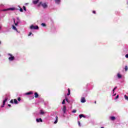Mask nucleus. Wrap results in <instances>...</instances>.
Here are the masks:
<instances>
[{"label":"nucleus","instance_id":"1","mask_svg":"<svg viewBox=\"0 0 128 128\" xmlns=\"http://www.w3.org/2000/svg\"><path fill=\"white\" fill-rule=\"evenodd\" d=\"M16 19L14 18H13L14 22L15 24V26H18V24H20V18L18 17L16 18Z\"/></svg>","mask_w":128,"mask_h":128},{"label":"nucleus","instance_id":"2","mask_svg":"<svg viewBox=\"0 0 128 128\" xmlns=\"http://www.w3.org/2000/svg\"><path fill=\"white\" fill-rule=\"evenodd\" d=\"M8 56H10V57L8 58L9 60H10V61L14 60V56H12V54H8Z\"/></svg>","mask_w":128,"mask_h":128},{"label":"nucleus","instance_id":"3","mask_svg":"<svg viewBox=\"0 0 128 128\" xmlns=\"http://www.w3.org/2000/svg\"><path fill=\"white\" fill-rule=\"evenodd\" d=\"M40 4H42V6L44 8H48V4H46V3L42 4V2H40L38 6H40Z\"/></svg>","mask_w":128,"mask_h":128},{"label":"nucleus","instance_id":"4","mask_svg":"<svg viewBox=\"0 0 128 128\" xmlns=\"http://www.w3.org/2000/svg\"><path fill=\"white\" fill-rule=\"evenodd\" d=\"M30 30H38V26H34V25H32L30 26Z\"/></svg>","mask_w":128,"mask_h":128},{"label":"nucleus","instance_id":"5","mask_svg":"<svg viewBox=\"0 0 128 128\" xmlns=\"http://www.w3.org/2000/svg\"><path fill=\"white\" fill-rule=\"evenodd\" d=\"M8 98L6 97L3 101V105L1 106V108H4V104H6V102H8Z\"/></svg>","mask_w":128,"mask_h":128},{"label":"nucleus","instance_id":"6","mask_svg":"<svg viewBox=\"0 0 128 128\" xmlns=\"http://www.w3.org/2000/svg\"><path fill=\"white\" fill-rule=\"evenodd\" d=\"M16 10L15 8H8V9H5V10H4V12H6V10Z\"/></svg>","mask_w":128,"mask_h":128},{"label":"nucleus","instance_id":"7","mask_svg":"<svg viewBox=\"0 0 128 128\" xmlns=\"http://www.w3.org/2000/svg\"><path fill=\"white\" fill-rule=\"evenodd\" d=\"M80 102L82 103L86 102V98L84 97H82Z\"/></svg>","mask_w":128,"mask_h":128},{"label":"nucleus","instance_id":"8","mask_svg":"<svg viewBox=\"0 0 128 128\" xmlns=\"http://www.w3.org/2000/svg\"><path fill=\"white\" fill-rule=\"evenodd\" d=\"M66 106H64L62 108V112L64 114H66Z\"/></svg>","mask_w":128,"mask_h":128},{"label":"nucleus","instance_id":"9","mask_svg":"<svg viewBox=\"0 0 128 128\" xmlns=\"http://www.w3.org/2000/svg\"><path fill=\"white\" fill-rule=\"evenodd\" d=\"M36 120L37 122H42V118H37L36 119Z\"/></svg>","mask_w":128,"mask_h":128},{"label":"nucleus","instance_id":"10","mask_svg":"<svg viewBox=\"0 0 128 128\" xmlns=\"http://www.w3.org/2000/svg\"><path fill=\"white\" fill-rule=\"evenodd\" d=\"M56 4H60V0H55Z\"/></svg>","mask_w":128,"mask_h":128},{"label":"nucleus","instance_id":"11","mask_svg":"<svg viewBox=\"0 0 128 128\" xmlns=\"http://www.w3.org/2000/svg\"><path fill=\"white\" fill-rule=\"evenodd\" d=\"M34 94V98H38V92H35Z\"/></svg>","mask_w":128,"mask_h":128},{"label":"nucleus","instance_id":"12","mask_svg":"<svg viewBox=\"0 0 128 128\" xmlns=\"http://www.w3.org/2000/svg\"><path fill=\"white\" fill-rule=\"evenodd\" d=\"M40 0H34L33 1V4H38V1H39Z\"/></svg>","mask_w":128,"mask_h":128},{"label":"nucleus","instance_id":"13","mask_svg":"<svg viewBox=\"0 0 128 128\" xmlns=\"http://www.w3.org/2000/svg\"><path fill=\"white\" fill-rule=\"evenodd\" d=\"M30 94H32V92H28L26 93V96H30Z\"/></svg>","mask_w":128,"mask_h":128},{"label":"nucleus","instance_id":"14","mask_svg":"<svg viewBox=\"0 0 128 128\" xmlns=\"http://www.w3.org/2000/svg\"><path fill=\"white\" fill-rule=\"evenodd\" d=\"M58 116H56V120L54 122V124H57L58 123Z\"/></svg>","mask_w":128,"mask_h":128},{"label":"nucleus","instance_id":"15","mask_svg":"<svg viewBox=\"0 0 128 128\" xmlns=\"http://www.w3.org/2000/svg\"><path fill=\"white\" fill-rule=\"evenodd\" d=\"M79 117L80 118H86V116L82 114H80Z\"/></svg>","mask_w":128,"mask_h":128},{"label":"nucleus","instance_id":"16","mask_svg":"<svg viewBox=\"0 0 128 128\" xmlns=\"http://www.w3.org/2000/svg\"><path fill=\"white\" fill-rule=\"evenodd\" d=\"M110 120H116V117H114V116H111L110 118Z\"/></svg>","mask_w":128,"mask_h":128},{"label":"nucleus","instance_id":"17","mask_svg":"<svg viewBox=\"0 0 128 128\" xmlns=\"http://www.w3.org/2000/svg\"><path fill=\"white\" fill-rule=\"evenodd\" d=\"M12 28H13V30H16V32H18V29H16V26L12 25Z\"/></svg>","mask_w":128,"mask_h":128},{"label":"nucleus","instance_id":"18","mask_svg":"<svg viewBox=\"0 0 128 128\" xmlns=\"http://www.w3.org/2000/svg\"><path fill=\"white\" fill-rule=\"evenodd\" d=\"M70 88H68V93L67 94V96H70Z\"/></svg>","mask_w":128,"mask_h":128},{"label":"nucleus","instance_id":"19","mask_svg":"<svg viewBox=\"0 0 128 128\" xmlns=\"http://www.w3.org/2000/svg\"><path fill=\"white\" fill-rule=\"evenodd\" d=\"M14 104H18V100H16V99H14Z\"/></svg>","mask_w":128,"mask_h":128},{"label":"nucleus","instance_id":"20","mask_svg":"<svg viewBox=\"0 0 128 128\" xmlns=\"http://www.w3.org/2000/svg\"><path fill=\"white\" fill-rule=\"evenodd\" d=\"M118 78H122V76L120 75V74H118Z\"/></svg>","mask_w":128,"mask_h":128},{"label":"nucleus","instance_id":"21","mask_svg":"<svg viewBox=\"0 0 128 128\" xmlns=\"http://www.w3.org/2000/svg\"><path fill=\"white\" fill-rule=\"evenodd\" d=\"M124 70H125V72H126L128 70V67L126 66H125Z\"/></svg>","mask_w":128,"mask_h":128},{"label":"nucleus","instance_id":"22","mask_svg":"<svg viewBox=\"0 0 128 128\" xmlns=\"http://www.w3.org/2000/svg\"><path fill=\"white\" fill-rule=\"evenodd\" d=\"M124 98L125 100H128V96H126V95L124 96Z\"/></svg>","mask_w":128,"mask_h":128},{"label":"nucleus","instance_id":"23","mask_svg":"<svg viewBox=\"0 0 128 128\" xmlns=\"http://www.w3.org/2000/svg\"><path fill=\"white\" fill-rule=\"evenodd\" d=\"M66 104V100L64 99L62 102V104Z\"/></svg>","mask_w":128,"mask_h":128},{"label":"nucleus","instance_id":"24","mask_svg":"<svg viewBox=\"0 0 128 128\" xmlns=\"http://www.w3.org/2000/svg\"><path fill=\"white\" fill-rule=\"evenodd\" d=\"M41 25H42V26H46V24H44V23H42V24H41Z\"/></svg>","mask_w":128,"mask_h":128},{"label":"nucleus","instance_id":"25","mask_svg":"<svg viewBox=\"0 0 128 128\" xmlns=\"http://www.w3.org/2000/svg\"><path fill=\"white\" fill-rule=\"evenodd\" d=\"M72 112H73V114H76V110H73L72 111Z\"/></svg>","mask_w":128,"mask_h":128},{"label":"nucleus","instance_id":"26","mask_svg":"<svg viewBox=\"0 0 128 128\" xmlns=\"http://www.w3.org/2000/svg\"><path fill=\"white\" fill-rule=\"evenodd\" d=\"M23 10H25V12L26 11V6H23Z\"/></svg>","mask_w":128,"mask_h":128},{"label":"nucleus","instance_id":"27","mask_svg":"<svg viewBox=\"0 0 128 128\" xmlns=\"http://www.w3.org/2000/svg\"><path fill=\"white\" fill-rule=\"evenodd\" d=\"M20 11L21 12H24V10H22V8H20Z\"/></svg>","mask_w":128,"mask_h":128},{"label":"nucleus","instance_id":"28","mask_svg":"<svg viewBox=\"0 0 128 128\" xmlns=\"http://www.w3.org/2000/svg\"><path fill=\"white\" fill-rule=\"evenodd\" d=\"M10 102L11 104H14V100H11L10 101Z\"/></svg>","mask_w":128,"mask_h":128},{"label":"nucleus","instance_id":"29","mask_svg":"<svg viewBox=\"0 0 128 128\" xmlns=\"http://www.w3.org/2000/svg\"><path fill=\"white\" fill-rule=\"evenodd\" d=\"M40 114H44V112L42 110H41Z\"/></svg>","mask_w":128,"mask_h":128},{"label":"nucleus","instance_id":"30","mask_svg":"<svg viewBox=\"0 0 128 128\" xmlns=\"http://www.w3.org/2000/svg\"><path fill=\"white\" fill-rule=\"evenodd\" d=\"M119 96L117 95V96L116 97L115 100H118V98H119Z\"/></svg>","mask_w":128,"mask_h":128},{"label":"nucleus","instance_id":"31","mask_svg":"<svg viewBox=\"0 0 128 128\" xmlns=\"http://www.w3.org/2000/svg\"><path fill=\"white\" fill-rule=\"evenodd\" d=\"M32 32H29V34H28V36H32Z\"/></svg>","mask_w":128,"mask_h":128},{"label":"nucleus","instance_id":"32","mask_svg":"<svg viewBox=\"0 0 128 128\" xmlns=\"http://www.w3.org/2000/svg\"><path fill=\"white\" fill-rule=\"evenodd\" d=\"M20 100H22L20 98H18V102H20Z\"/></svg>","mask_w":128,"mask_h":128},{"label":"nucleus","instance_id":"33","mask_svg":"<svg viewBox=\"0 0 128 128\" xmlns=\"http://www.w3.org/2000/svg\"><path fill=\"white\" fill-rule=\"evenodd\" d=\"M66 101L67 102L70 104V101L68 100V98H66Z\"/></svg>","mask_w":128,"mask_h":128},{"label":"nucleus","instance_id":"34","mask_svg":"<svg viewBox=\"0 0 128 128\" xmlns=\"http://www.w3.org/2000/svg\"><path fill=\"white\" fill-rule=\"evenodd\" d=\"M126 58H128V54H126V56H125Z\"/></svg>","mask_w":128,"mask_h":128},{"label":"nucleus","instance_id":"35","mask_svg":"<svg viewBox=\"0 0 128 128\" xmlns=\"http://www.w3.org/2000/svg\"><path fill=\"white\" fill-rule=\"evenodd\" d=\"M116 88H118V86H115L114 88V90H116Z\"/></svg>","mask_w":128,"mask_h":128},{"label":"nucleus","instance_id":"36","mask_svg":"<svg viewBox=\"0 0 128 128\" xmlns=\"http://www.w3.org/2000/svg\"><path fill=\"white\" fill-rule=\"evenodd\" d=\"M92 12H93V14H96V11H95V10H93V11H92Z\"/></svg>","mask_w":128,"mask_h":128},{"label":"nucleus","instance_id":"37","mask_svg":"<svg viewBox=\"0 0 128 128\" xmlns=\"http://www.w3.org/2000/svg\"><path fill=\"white\" fill-rule=\"evenodd\" d=\"M8 106L10 107V106H12V105H10V104H8Z\"/></svg>","mask_w":128,"mask_h":128},{"label":"nucleus","instance_id":"38","mask_svg":"<svg viewBox=\"0 0 128 128\" xmlns=\"http://www.w3.org/2000/svg\"><path fill=\"white\" fill-rule=\"evenodd\" d=\"M78 124L80 126V122H78Z\"/></svg>","mask_w":128,"mask_h":128},{"label":"nucleus","instance_id":"39","mask_svg":"<svg viewBox=\"0 0 128 128\" xmlns=\"http://www.w3.org/2000/svg\"><path fill=\"white\" fill-rule=\"evenodd\" d=\"M114 90H116L114 88V90H113V92H114Z\"/></svg>","mask_w":128,"mask_h":128},{"label":"nucleus","instance_id":"40","mask_svg":"<svg viewBox=\"0 0 128 128\" xmlns=\"http://www.w3.org/2000/svg\"><path fill=\"white\" fill-rule=\"evenodd\" d=\"M94 104H96V101H95V102H94Z\"/></svg>","mask_w":128,"mask_h":128},{"label":"nucleus","instance_id":"41","mask_svg":"<svg viewBox=\"0 0 128 128\" xmlns=\"http://www.w3.org/2000/svg\"><path fill=\"white\" fill-rule=\"evenodd\" d=\"M0 44H1V42H0Z\"/></svg>","mask_w":128,"mask_h":128},{"label":"nucleus","instance_id":"42","mask_svg":"<svg viewBox=\"0 0 128 128\" xmlns=\"http://www.w3.org/2000/svg\"><path fill=\"white\" fill-rule=\"evenodd\" d=\"M114 96H116V94H114Z\"/></svg>","mask_w":128,"mask_h":128},{"label":"nucleus","instance_id":"43","mask_svg":"<svg viewBox=\"0 0 128 128\" xmlns=\"http://www.w3.org/2000/svg\"><path fill=\"white\" fill-rule=\"evenodd\" d=\"M114 96H116V94H114Z\"/></svg>","mask_w":128,"mask_h":128}]
</instances>
